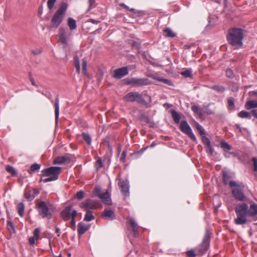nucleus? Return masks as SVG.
Wrapping results in <instances>:
<instances>
[{
    "instance_id": "nucleus-1",
    "label": "nucleus",
    "mask_w": 257,
    "mask_h": 257,
    "mask_svg": "<svg viewBox=\"0 0 257 257\" xmlns=\"http://www.w3.org/2000/svg\"><path fill=\"white\" fill-rule=\"evenodd\" d=\"M243 31L242 29L233 28L227 31L226 36L227 41L229 44L235 47H240L242 46L243 39Z\"/></svg>"
},
{
    "instance_id": "nucleus-2",
    "label": "nucleus",
    "mask_w": 257,
    "mask_h": 257,
    "mask_svg": "<svg viewBox=\"0 0 257 257\" xmlns=\"http://www.w3.org/2000/svg\"><path fill=\"white\" fill-rule=\"evenodd\" d=\"M68 5L65 2H62L58 8L53 16L51 21V28H57L62 22Z\"/></svg>"
},
{
    "instance_id": "nucleus-3",
    "label": "nucleus",
    "mask_w": 257,
    "mask_h": 257,
    "mask_svg": "<svg viewBox=\"0 0 257 257\" xmlns=\"http://www.w3.org/2000/svg\"><path fill=\"white\" fill-rule=\"evenodd\" d=\"M248 205L246 203L239 204L235 207L237 217L234 222L237 225H243L247 222Z\"/></svg>"
},
{
    "instance_id": "nucleus-4",
    "label": "nucleus",
    "mask_w": 257,
    "mask_h": 257,
    "mask_svg": "<svg viewBox=\"0 0 257 257\" xmlns=\"http://www.w3.org/2000/svg\"><path fill=\"white\" fill-rule=\"evenodd\" d=\"M229 186L232 188V194L235 199L239 201H243L246 200V197L243 193L245 186L242 183H237L234 181L229 182Z\"/></svg>"
},
{
    "instance_id": "nucleus-5",
    "label": "nucleus",
    "mask_w": 257,
    "mask_h": 257,
    "mask_svg": "<svg viewBox=\"0 0 257 257\" xmlns=\"http://www.w3.org/2000/svg\"><path fill=\"white\" fill-rule=\"evenodd\" d=\"M210 235L208 231H206L202 242L196 248L198 255L202 256L205 254L209 248Z\"/></svg>"
},
{
    "instance_id": "nucleus-6",
    "label": "nucleus",
    "mask_w": 257,
    "mask_h": 257,
    "mask_svg": "<svg viewBox=\"0 0 257 257\" xmlns=\"http://www.w3.org/2000/svg\"><path fill=\"white\" fill-rule=\"evenodd\" d=\"M36 206L39 214L42 216V218H47L48 219L51 218L52 214L45 201H37L36 204Z\"/></svg>"
},
{
    "instance_id": "nucleus-7",
    "label": "nucleus",
    "mask_w": 257,
    "mask_h": 257,
    "mask_svg": "<svg viewBox=\"0 0 257 257\" xmlns=\"http://www.w3.org/2000/svg\"><path fill=\"white\" fill-rule=\"evenodd\" d=\"M123 100L125 102H133L136 101L141 104H145L146 103L142 95L138 92H130L128 93L123 96Z\"/></svg>"
},
{
    "instance_id": "nucleus-8",
    "label": "nucleus",
    "mask_w": 257,
    "mask_h": 257,
    "mask_svg": "<svg viewBox=\"0 0 257 257\" xmlns=\"http://www.w3.org/2000/svg\"><path fill=\"white\" fill-rule=\"evenodd\" d=\"M124 81L125 84L132 85L134 87L143 86L150 83L149 80L147 78H126L124 79Z\"/></svg>"
},
{
    "instance_id": "nucleus-9",
    "label": "nucleus",
    "mask_w": 257,
    "mask_h": 257,
    "mask_svg": "<svg viewBox=\"0 0 257 257\" xmlns=\"http://www.w3.org/2000/svg\"><path fill=\"white\" fill-rule=\"evenodd\" d=\"M79 207L85 210H88V209H97L101 207V204L97 200L87 199L80 203Z\"/></svg>"
},
{
    "instance_id": "nucleus-10",
    "label": "nucleus",
    "mask_w": 257,
    "mask_h": 257,
    "mask_svg": "<svg viewBox=\"0 0 257 257\" xmlns=\"http://www.w3.org/2000/svg\"><path fill=\"white\" fill-rule=\"evenodd\" d=\"M61 171V168L59 167H50L42 170V176H50L53 178L56 177V180H57L58 175L60 173Z\"/></svg>"
},
{
    "instance_id": "nucleus-11",
    "label": "nucleus",
    "mask_w": 257,
    "mask_h": 257,
    "mask_svg": "<svg viewBox=\"0 0 257 257\" xmlns=\"http://www.w3.org/2000/svg\"><path fill=\"white\" fill-rule=\"evenodd\" d=\"M180 130L184 134L187 135L192 141L196 140V137L192 132V130L188 122L186 120L181 122Z\"/></svg>"
},
{
    "instance_id": "nucleus-12",
    "label": "nucleus",
    "mask_w": 257,
    "mask_h": 257,
    "mask_svg": "<svg viewBox=\"0 0 257 257\" xmlns=\"http://www.w3.org/2000/svg\"><path fill=\"white\" fill-rule=\"evenodd\" d=\"M39 191L36 188L31 189L28 186L25 189L24 196L29 201L33 200L39 194Z\"/></svg>"
},
{
    "instance_id": "nucleus-13",
    "label": "nucleus",
    "mask_w": 257,
    "mask_h": 257,
    "mask_svg": "<svg viewBox=\"0 0 257 257\" xmlns=\"http://www.w3.org/2000/svg\"><path fill=\"white\" fill-rule=\"evenodd\" d=\"M128 71L127 67H122L121 68L115 69L112 77L115 79H119L127 75Z\"/></svg>"
},
{
    "instance_id": "nucleus-14",
    "label": "nucleus",
    "mask_w": 257,
    "mask_h": 257,
    "mask_svg": "<svg viewBox=\"0 0 257 257\" xmlns=\"http://www.w3.org/2000/svg\"><path fill=\"white\" fill-rule=\"evenodd\" d=\"M118 185L121 189V192L124 197H128L130 195L129 183L127 180L120 181Z\"/></svg>"
},
{
    "instance_id": "nucleus-15",
    "label": "nucleus",
    "mask_w": 257,
    "mask_h": 257,
    "mask_svg": "<svg viewBox=\"0 0 257 257\" xmlns=\"http://www.w3.org/2000/svg\"><path fill=\"white\" fill-rule=\"evenodd\" d=\"M73 210L72 206H67L61 212V216L64 220H68L71 218V214Z\"/></svg>"
},
{
    "instance_id": "nucleus-16",
    "label": "nucleus",
    "mask_w": 257,
    "mask_h": 257,
    "mask_svg": "<svg viewBox=\"0 0 257 257\" xmlns=\"http://www.w3.org/2000/svg\"><path fill=\"white\" fill-rule=\"evenodd\" d=\"M127 221L130 225V228L131 230L134 232L135 236H138L139 235V232L138 231V224L135 222L134 218L131 217L127 218Z\"/></svg>"
},
{
    "instance_id": "nucleus-17",
    "label": "nucleus",
    "mask_w": 257,
    "mask_h": 257,
    "mask_svg": "<svg viewBox=\"0 0 257 257\" xmlns=\"http://www.w3.org/2000/svg\"><path fill=\"white\" fill-rule=\"evenodd\" d=\"M71 161L70 158L67 156L57 157L53 161L54 164H62L69 163Z\"/></svg>"
},
{
    "instance_id": "nucleus-18",
    "label": "nucleus",
    "mask_w": 257,
    "mask_h": 257,
    "mask_svg": "<svg viewBox=\"0 0 257 257\" xmlns=\"http://www.w3.org/2000/svg\"><path fill=\"white\" fill-rule=\"evenodd\" d=\"M89 228V226L85 225L82 222H80L78 224L77 231L79 236L83 234Z\"/></svg>"
},
{
    "instance_id": "nucleus-19",
    "label": "nucleus",
    "mask_w": 257,
    "mask_h": 257,
    "mask_svg": "<svg viewBox=\"0 0 257 257\" xmlns=\"http://www.w3.org/2000/svg\"><path fill=\"white\" fill-rule=\"evenodd\" d=\"M102 216L105 218L112 220L115 218V214L113 211L111 210L104 209Z\"/></svg>"
},
{
    "instance_id": "nucleus-20",
    "label": "nucleus",
    "mask_w": 257,
    "mask_h": 257,
    "mask_svg": "<svg viewBox=\"0 0 257 257\" xmlns=\"http://www.w3.org/2000/svg\"><path fill=\"white\" fill-rule=\"evenodd\" d=\"M99 197L103 200L104 203L107 205H110L111 204L110 195L107 191L104 193H101Z\"/></svg>"
},
{
    "instance_id": "nucleus-21",
    "label": "nucleus",
    "mask_w": 257,
    "mask_h": 257,
    "mask_svg": "<svg viewBox=\"0 0 257 257\" xmlns=\"http://www.w3.org/2000/svg\"><path fill=\"white\" fill-rule=\"evenodd\" d=\"M59 115V99L57 96L55 99V115L56 123L58 122Z\"/></svg>"
},
{
    "instance_id": "nucleus-22",
    "label": "nucleus",
    "mask_w": 257,
    "mask_h": 257,
    "mask_svg": "<svg viewBox=\"0 0 257 257\" xmlns=\"http://www.w3.org/2000/svg\"><path fill=\"white\" fill-rule=\"evenodd\" d=\"M246 109L250 110L254 108H257V101L255 100H247L245 104Z\"/></svg>"
},
{
    "instance_id": "nucleus-23",
    "label": "nucleus",
    "mask_w": 257,
    "mask_h": 257,
    "mask_svg": "<svg viewBox=\"0 0 257 257\" xmlns=\"http://www.w3.org/2000/svg\"><path fill=\"white\" fill-rule=\"evenodd\" d=\"M247 213L248 216L253 217L257 214V204H253L248 208Z\"/></svg>"
},
{
    "instance_id": "nucleus-24",
    "label": "nucleus",
    "mask_w": 257,
    "mask_h": 257,
    "mask_svg": "<svg viewBox=\"0 0 257 257\" xmlns=\"http://www.w3.org/2000/svg\"><path fill=\"white\" fill-rule=\"evenodd\" d=\"M172 117L175 123H179L181 119L180 115L175 110H171Z\"/></svg>"
},
{
    "instance_id": "nucleus-25",
    "label": "nucleus",
    "mask_w": 257,
    "mask_h": 257,
    "mask_svg": "<svg viewBox=\"0 0 257 257\" xmlns=\"http://www.w3.org/2000/svg\"><path fill=\"white\" fill-rule=\"evenodd\" d=\"M77 212L76 210H73L71 214V220L70 222V227L72 228L73 230L75 229L76 223L75 221V218L77 215Z\"/></svg>"
},
{
    "instance_id": "nucleus-26",
    "label": "nucleus",
    "mask_w": 257,
    "mask_h": 257,
    "mask_svg": "<svg viewBox=\"0 0 257 257\" xmlns=\"http://www.w3.org/2000/svg\"><path fill=\"white\" fill-rule=\"evenodd\" d=\"M164 34L167 37L174 38L176 36V33L169 28H166L164 30Z\"/></svg>"
},
{
    "instance_id": "nucleus-27",
    "label": "nucleus",
    "mask_w": 257,
    "mask_h": 257,
    "mask_svg": "<svg viewBox=\"0 0 257 257\" xmlns=\"http://www.w3.org/2000/svg\"><path fill=\"white\" fill-rule=\"evenodd\" d=\"M86 213L85 215L84 220L86 221H90L94 219V217L93 215V212L91 210H86Z\"/></svg>"
},
{
    "instance_id": "nucleus-28",
    "label": "nucleus",
    "mask_w": 257,
    "mask_h": 257,
    "mask_svg": "<svg viewBox=\"0 0 257 257\" xmlns=\"http://www.w3.org/2000/svg\"><path fill=\"white\" fill-rule=\"evenodd\" d=\"M60 34L59 36V40L60 42L63 44H67V38L65 33V31L63 29H61L60 30Z\"/></svg>"
},
{
    "instance_id": "nucleus-29",
    "label": "nucleus",
    "mask_w": 257,
    "mask_h": 257,
    "mask_svg": "<svg viewBox=\"0 0 257 257\" xmlns=\"http://www.w3.org/2000/svg\"><path fill=\"white\" fill-rule=\"evenodd\" d=\"M74 62L76 72L79 74L80 72V65L79 58L77 55L74 56Z\"/></svg>"
},
{
    "instance_id": "nucleus-30",
    "label": "nucleus",
    "mask_w": 257,
    "mask_h": 257,
    "mask_svg": "<svg viewBox=\"0 0 257 257\" xmlns=\"http://www.w3.org/2000/svg\"><path fill=\"white\" fill-rule=\"evenodd\" d=\"M68 25L70 30H73L76 28V23L75 20L72 18L68 19Z\"/></svg>"
},
{
    "instance_id": "nucleus-31",
    "label": "nucleus",
    "mask_w": 257,
    "mask_h": 257,
    "mask_svg": "<svg viewBox=\"0 0 257 257\" xmlns=\"http://www.w3.org/2000/svg\"><path fill=\"white\" fill-rule=\"evenodd\" d=\"M18 212L19 215L23 217L25 209V205L23 202L19 203L17 205Z\"/></svg>"
},
{
    "instance_id": "nucleus-32",
    "label": "nucleus",
    "mask_w": 257,
    "mask_h": 257,
    "mask_svg": "<svg viewBox=\"0 0 257 257\" xmlns=\"http://www.w3.org/2000/svg\"><path fill=\"white\" fill-rule=\"evenodd\" d=\"M227 106L230 110L234 109V99L232 97H229L227 98Z\"/></svg>"
},
{
    "instance_id": "nucleus-33",
    "label": "nucleus",
    "mask_w": 257,
    "mask_h": 257,
    "mask_svg": "<svg viewBox=\"0 0 257 257\" xmlns=\"http://www.w3.org/2000/svg\"><path fill=\"white\" fill-rule=\"evenodd\" d=\"M211 89L218 92H223L226 90V87L221 85H215L210 87Z\"/></svg>"
},
{
    "instance_id": "nucleus-34",
    "label": "nucleus",
    "mask_w": 257,
    "mask_h": 257,
    "mask_svg": "<svg viewBox=\"0 0 257 257\" xmlns=\"http://www.w3.org/2000/svg\"><path fill=\"white\" fill-rule=\"evenodd\" d=\"M191 110L196 114L199 115H202V109L198 105H193L191 106Z\"/></svg>"
},
{
    "instance_id": "nucleus-35",
    "label": "nucleus",
    "mask_w": 257,
    "mask_h": 257,
    "mask_svg": "<svg viewBox=\"0 0 257 257\" xmlns=\"http://www.w3.org/2000/svg\"><path fill=\"white\" fill-rule=\"evenodd\" d=\"M223 182L224 184L225 185L229 184V182L231 181H229V179L231 178V176L227 172H223Z\"/></svg>"
},
{
    "instance_id": "nucleus-36",
    "label": "nucleus",
    "mask_w": 257,
    "mask_h": 257,
    "mask_svg": "<svg viewBox=\"0 0 257 257\" xmlns=\"http://www.w3.org/2000/svg\"><path fill=\"white\" fill-rule=\"evenodd\" d=\"M7 171L10 173L13 176H16L17 175V172L16 169L10 165H8L6 168Z\"/></svg>"
},
{
    "instance_id": "nucleus-37",
    "label": "nucleus",
    "mask_w": 257,
    "mask_h": 257,
    "mask_svg": "<svg viewBox=\"0 0 257 257\" xmlns=\"http://www.w3.org/2000/svg\"><path fill=\"white\" fill-rule=\"evenodd\" d=\"M192 72L191 69H186L185 70L181 72L180 74L185 78H191L192 77Z\"/></svg>"
},
{
    "instance_id": "nucleus-38",
    "label": "nucleus",
    "mask_w": 257,
    "mask_h": 257,
    "mask_svg": "<svg viewBox=\"0 0 257 257\" xmlns=\"http://www.w3.org/2000/svg\"><path fill=\"white\" fill-rule=\"evenodd\" d=\"M238 116L240 118H251L250 113L245 110H242L239 112L238 113Z\"/></svg>"
},
{
    "instance_id": "nucleus-39",
    "label": "nucleus",
    "mask_w": 257,
    "mask_h": 257,
    "mask_svg": "<svg viewBox=\"0 0 257 257\" xmlns=\"http://www.w3.org/2000/svg\"><path fill=\"white\" fill-rule=\"evenodd\" d=\"M195 125H196V129L198 131L200 136H201L202 137L203 136H204L205 135V131H204V128H203V127L201 125H200L198 122H196L195 123Z\"/></svg>"
},
{
    "instance_id": "nucleus-40",
    "label": "nucleus",
    "mask_w": 257,
    "mask_h": 257,
    "mask_svg": "<svg viewBox=\"0 0 257 257\" xmlns=\"http://www.w3.org/2000/svg\"><path fill=\"white\" fill-rule=\"evenodd\" d=\"M82 136L84 140L88 144L90 145L91 143V138L90 136L86 133H83L82 134Z\"/></svg>"
},
{
    "instance_id": "nucleus-41",
    "label": "nucleus",
    "mask_w": 257,
    "mask_h": 257,
    "mask_svg": "<svg viewBox=\"0 0 257 257\" xmlns=\"http://www.w3.org/2000/svg\"><path fill=\"white\" fill-rule=\"evenodd\" d=\"M87 62L85 58L82 60V71L83 74L86 75L87 74Z\"/></svg>"
},
{
    "instance_id": "nucleus-42",
    "label": "nucleus",
    "mask_w": 257,
    "mask_h": 257,
    "mask_svg": "<svg viewBox=\"0 0 257 257\" xmlns=\"http://www.w3.org/2000/svg\"><path fill=\"white\" fill-rule=\"evenodd\" d=\"M84 192L82 190L77 192L75 195V198L81 200L84 197Z\"/></svg>"
},
{
    "instance_id": "nucleus-43",
    "label": "nucleus",
    "mask_w": 257,
    "mask_h": 257,
    "mask_svg": "<svg viewBox=\"0 0 257 257\" xmlns=\"http://www.w3.org/2000/svg\"><path fill=\"white\" fill-rule=\"evenodd\" d=\"M121 6L125 9H126V10L131 11V12H132L135 14H138V16H140L142 13V12L141 11H136L135 9H133V8H131V9H130L128 8V7H127V6H126L124 4H122Z\"/></svg>"
},
{
    "instance_id": "nucleus-44",
    "label": "nucleus",
    "mask_w": 257,
    "mask_h": 257,
    "mask_svg": "<svg viewBox=\"0 0 257 257\" xmlns=\"http://www.w3.org/2000/svg\"><path fill=\"white\" fill-rule=\"evenodd\" d=\"M40 169V165L38 164L35 163L31 166L30 169L32 172L38 171Z\"/></svg>"
},
{
    "instance_id": "nucleus-45",
    "label": "nucleus",
    "mask_w": 257,
    "mask_h": 257,
    "mask_svg": "<svg viewBox=\"0 0 257 257\" xmlns=\"http://www.w3.org/2000/svg\"><path fill=\"white\" fill-rule=\"evenodd\" d=\"M202 141L206 147L209 146V145L211 144L209 139L207 138L205 135L202 137Z\"/></svg>"
},
{
    "instance_id": "nucleus-46",
    "label": "nucleus",
    "mask_w": 257,
    "mask_h": 257,
    "mask_svg": "<svg viewBox=\"0 0 257 257\" xmlns=\"http://www.w3.org/2000/svg\"><path fill=\"white\" fill-rule=\"evenodd\" d=\"M57 0H48L47 2V7L49 10H52Z\"/></svg>"
},
{
    "instance_id": "nucleus-47",
    "label": "nucleus",
    "mask_w": 257,
    "mask_h": 257,
    "mask_svg": "<svg viewBox=\"0 0 257 257\" xmlns=\"http://www.w3.org/2000/svg\"><path fill=\"white\" fill-rule=\"evenodd\" d=\"M101 188L99 187H95L93 189V194L94 195L99 197L101 195Z\"/></svg>"
},
{
    "instance_id": "nucleus-48",
    "label": "nucleus",
    "mask_w": 257,
    "mask_h": 257,
    "mask_svg": "<svg viewBox=\"0 0 257 257\" xmlns=\"http://www.w3.org/2000/svg\"><path fill=\"white\" fill-rule=\"evenodd\" d=\"M102 160H101V159L99 157H98L97 159V161H96V163H95V167L97 169H99V168H100L101 167H102Z\"/></svg>"
},
{
    "instance_id": "nucleus-49",
    "label": "nucleus",
    "mask_w": 257,
    "mask_h": 257,
    "mask_svg": "<svg viewBox=\"0 0 257 257\" xmlns=\"http://www.w3.org/2000/svg\"><path fill=\"white\" fill-rule=\"evenodd\" d=\"M221 147L223 149L227 150H230L231 147L226 142H221Z\"/></svg>"
},
{
    "instance_id": "nucleus-50",
    "label": "nucleus",
    "mask_w": 257,
    "mask_h": 257,
    "mask_svg": "<svg viewBox=\"0 0 257 257\" xmlns=\"http://www.w3.org/2000/svg\"><path fill=\"white\" fill-rule=\"evenodd\" d=\"M158 80H159V81L162 82L163 83H164L165 84H167L169 85H171V86L173 85V84H172L171 81H170L168 79L160 78L158 79Z\"/></svg>"
},
{
    "instance_id": "nucleus-51",
    "label": "nucleus",
    "mask_w": 257,
    "mask_h": 257,
    "mask_svg": "<svg viewBox=\"0 0 257 257\" xmlns=\"http://www.w3.org/2000/svg\"><path fill=\"white\" fill-rule=\"evenodd\" d=\"M132 47L133 49L139 50L141 47V45L140 43L134 41L132 44Z\"/></svg>"
},
{
    "instance_id": "nucleus-52",
    "label": "nucleus",
    "mask_w": 257,
    "mask_h": 257,
    "mask_svg": "<svg viewBox=\"0 0 257 257\" xmlns=\"http://www.w3.org/2000/svg\"><path fill=\"white\" fill-rule=\"evenodd\" d=\"M7 223V227L9 230H11V229L12 230H15L14 225L13 223H12V222L10 220H8Z\"/></svg>"
},
{
    "instance_id": "nucleus-53",
    "label": "nucleus",
    "mask_w": 257,
    "mask_h": 257,
    "mask_svg": "<svg viewBox=\"0 0 257 257\" xmlns=\"http://www.w3.org/2000/svg\"><path fill=\"white\" fill-rule=\"evenodd\" d=\"M187 257H195L197 254V252L196 253H195L193 250H190L186 252Z\"/></svg>"
},
{
    "instance_id": "nucleus-54",
    "label": "nucleus",
    "mask_w": 257,
    "mask_h": 257,
    "mask_svg": "<svg viewBox=\"0 0 257 257\" xmlns=\"http://www.w3.org/2000/svg\"><path fill=\"white\" fill-rule=\"evenodd\" d=\"M226 76L228 78H232L233 77V71L230 69H227L226 70Z\"/></svg>"
},
{
    "instance_id": "nucleus-55",
    "label": "nucleus",
    "mask_w": 257,
    "mask_h": 257,
    "mask_svg": "<svg viewBox=\"0 0 257 257\" xmlns=\"http://www.w3.org/2000/svg\"><path fill=\"white\" fill-rule=\"evenodd\" d=\"M40 232V230L38 228H35L33 232V237H36V239H38L39 236Z\"/></svg>"
},
{
    "instance_id": "nucleus-56",
    "label": "nucleus",
    "mask_w": 257,
    "mask_h": 257,
    "mask_svg": "<svg viewBox=\"0 0 257 257\" xmlns=\"http://www.w3.org/2000/svg\"><path fill=\"white\" fill-rule=\"evenodd\" d=\"M206 147H207L206 152L209 155H211L213 153L214 149L212 148V147L211 146V144L209 145V146H207Z\"/></svg>"
},
{
    "instance_id": "nucleus-57",
    "label": "nucleus",
    "mask_w": 257,
    "mask_h": 257,
    "mask_svg": "<svg viewBox=\"0 0 257 257\" xmlns=\"http://www.w3.org/2000/svg\"><path fill=\"white\" fill-rule=\"evenodd\" d=\"M252 161L253 162V170L255 172L257 171V158L256 157H253L251 159Z\"/></svg>"
},
{
    "instance_id": "nucleus-58",
    "label": "nucleus",
    "mask_w": 257,
    "mask_h": 257,
    "mask_svg": "<svg viewBox=\"0 0 257 257\" xmlns=\"http://www.w3.org/2000/svg\"><path fill=\"white\" fill-rule=\"evenodd\" d=\"M126 155V151L124 150L122 153L121 156L120 157V161L123 163L125 162V159Z\"/></svg>"
},
{
    "instance_id": "nucleus-59",
    "label": "nucleus",
    "mask_w": 257,
    "mask_h": 257,
    "mask_svg": "<svg viewBox=\"0 0 257 257\" xmlns=\"http://www.w3.org/2000/svg\"><path fill=\"white\" fill-rule=\"evenodd\" d=\"M48 178H46V179H44L43 180V181L44 183H47V182H48L56 180V177L53 178V177H50V176H48Z\"/></svg>"
},
{
    "instance_id": "nucleus-60",
    "label": "nucleus",
    "mask_w": 257,
    "mask_h": 257,
    "mask_svg": "<svg viewBox=\"0 0 257 257\" xmlns=\"http://www.w3.org/2000/svg\"><path fill=\"white\" fill-rule=\"evenodd\" d=\"M30 80L32 85L38 87V85L36 84L34 79L32 77L31 73H29Z\"/></svg>"
},
{
    "instance_id": "nucleus-61",
    "label": "nucleus",
    "mask_w": 257,
    "mask_h": 257,
    "mask_svg": "<svg viewBox=\"0 0 257 257\" xmlns=\"http://www.w3.org/2000/svg\"><path fill=\"white\" fill-rule=\"evenodd\" d=\"M249 95L252 97H257V90L249 92Z\"/></svg>"
},
{
    "instance_id": "nucleus-62",
    "label": "nucleus",
    "mask_w": 257,
    "mask_h": 257,
    "mask_svg": "<svg viewBox=\"0 0 257 257\" xmlns=\"http://www.w3.org/2000/svg\"><path fill=\"white\" fill-rule=\"evenodd\" d=\"M29 243L30 244H33L35 243V237H31L29 239Z\"/></svg>"
},
{
    "instance_id": "nucleus-63",
    "label": "nucleus",
    "mask_w": 257,
    "mask_h": 257,
    "mask_svg": "<svg viewBox=\"0 0 257 257\" xmlns=\"http://www.w3.org/2000/svg\"><path fill=\"white\" fill-rule=\"evenodd\" d=\"M250 113L253 115V116L257 118V111L256 110H252L250 111Z\"/></svg>"
},
{
    "instance_id": "nucleus-64",
    "label": "nucleus",
    "mask_w": 257,
    "mask_h": 257,
    "mask_svg": "<svg viewBox=\"0 0 257 257\" xmlns=\"http://www.w3.org/2000/svg\"><path fill=\"white\" fill-rule=\"evenodd\" d=\"M90 21L92 23L94 24H97L99 22V21L94 20V19H90Z\"/></svg>"
}]
</instances>
